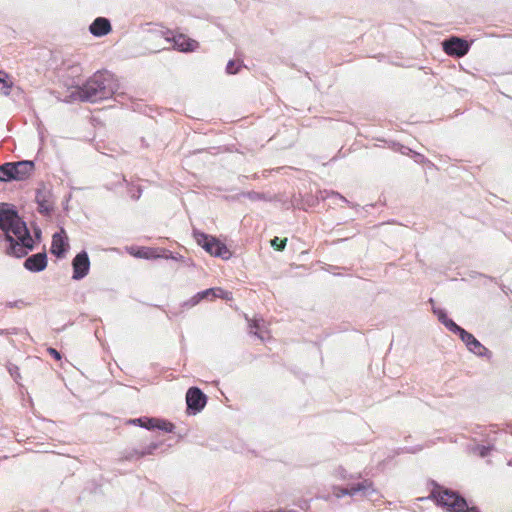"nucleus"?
<instances>
[{
    "mask_svg": "<svg viewBox=\"0 0 512 512\" xmlns=\"http://www.w3.org/2000/svg\"><path fill=\"white\" fill-rule=\"evenodd\" d=\"M147 420L148 421H145L143 423V428H145L147 430L158 429V430H161V431H164L167 433L174 432L175 425L168 420L159 419V418H155V417H148V416H147Z\"/></svg>",
    "mask_w": 512,
    "mask_h": 512,
    "instance_id": "nucleus-13",
    "label": "nucleus"
},
{
    "mask_svg": "<svg viewBox=\"0 0 512 512\" xmlns=\"http://www.w3.org/2000/svg\"><path fill=\"white\" fill-rule=\"evenodd\" d=\"M133 198H134V199H138V198H140V193H139L138 195H133Z\"/></svg>",
    "mask_w": 512,
    "mask_h": 512,
    "instance_id": "nucleus-41",
    "label": "nucleus"
},
{
    "mask_svg": "<svg viewBox=\"0 0 512 512\" xmlns=\"http://www.w3.org/2000/svg\"><path fill=\"white\" fill-rule=\"evenodd\" d=\"M241 68V63L235 61V60H229L226 65V72L228 74H236L239 72Z\"/></svg>",
    "mask_w": 512,
    "mask_h": 512,
    "instance_id": "nucleus-26",
    "label": "nucleus"
},
{
    "mask_svg": "<svg viewBox=\"0 0 512 512\" xmlns=\"http://www.w3.org/2000/svg\"><path fill=\"white\" fill-rule=\"evenodd\" d=\"M333 494L337 498H341L343 496H350V491H349V488H343V487H339V486H334L333 487Z\"/></svg>",
    "mask_w": 512,
    "mask_h": 512,
    "instance_id": "nucleus-30",
    "label": "nucleus"
},
{
    "mask_svg": "<svg viewBox=\"0 0 512 512\" xmlns=\"http://www.w3.org/2000/svg\"><path fill=\"white\" fill-rule=\"evenodd\" d=\"M20 304H23V301L22 300H17V301H14V302H8L6 305L8 307H19Z\"/></svg>",
    "mask_w": 512,
    "mask_h": 512,
    "instance_id": "nucleus-34",
    "label": "nucleus"
},
{
    "mask_svg": "<svg viewBox=\"0 0 512 512\" xmlns=\"http://www.w3.org/2000/svg\"><path fill=\"white\" fill-rule=\"evenodd\" d=\"M308 507H309V505H308L307 501H303L302 504L300 505L301 509H307Z\"/></svg>",
    "mask_w": 512,
    "mask_h": 512,
    "instance_id": "nucleus-38",
    "label": "nucleus"
},
{
    "mask_svg": "<svg viewBox=\"0 0 512 512\" xmlns=\"http://www.w3.org/2000/svg\"><path fill=\"white\" fill-rule=\"evenodd\" d=\"M162 445V442H152L141 449L140 456L145 457L153 455L155 451Z\"/></svg>",
    "mask_w": 512,
    "mask_h": 512,
    "instance_id": "nucleus-22",
    "label": "nucleus"
},
{
    "mask_svg": "<svg viewBox=\"0 0 512 512\" xmlns=\"http://www.w3.org/2000/svg\"><path fill=\"white\" fill-rule=\"evenodd\" d=\"M174 47L181 52H192L199 46L198 42L179 34L173 37Z\"/></svg>",
    "mask_w": 512,
    "mask_h": 512,
    "instance_id": "nucleus-15",
    "label": "nucleus"
},
{
    "mask_svg": "<svg viewBox=\"0 0 512 512\" xmlns=\"http://www.w3.org/2000/svg\"><path fill=\"white\" fill-rule=\"evenodd\" d=\"M35 201L38 205V212L42 215L48 216L54 210L52 192L45 184H41L36 189Z\"/></svg>",
    "mask_w": 512,
    "mask_h": 512,
    "instance_id": "nucleus-8",
    "label": "nucleus"
},
{
    "mask_svg": "<svg viewBox=\"0 0 512 512\" xmlns=\"http://www.w3.org/2000/svg\"><path fill=\"white\" fill-rule=\"evenodd\" d=\"M466 345L467 349L478 357L491 359L492 352L478 341L473 334L460 327L455 333Z\"/></svg>",
    "mask_w": 512,
    "mask_h": 512,
    "instance_id": "nucleus-6",
    "label": "nucleus"
},
{
    "mask_svg": "<svg viewBox=\"0 0 512 512\" xmlns=\"http://www.w3.org/2000/svg\"><path fill=\"white\" fill-rule=\"evenodd\" d=\"M145 421H148L147 420V416H143V417H139V418H134V419H129V420H127V424L135 425V426H139V427L143 428V423Z\"/></svg>",
    "mask_w": 512,
    "mask_h": 512,
    "instance_id": "nucleus-31",
    "label": "nucleus"
},
{
    "mask_svg": "<svg viewBox=\"0 0 512 512\" xmlns=\"http://www.w3.org/2000/svg\"><path fill=\"white\" fill-rule=\"evenodd\" d=\"M198 298L202 300L213 299V298H222L228 299V292L224 291L221 288H208L206 290L200 291L196 293Z\"/></svg>",
    "mask_w": 512,
    "mask_h": 512,
    "instance_id": "nucleus-17",
    "label": "nucleus"
},
{
    "mask_svg": "<svg viewBox=\"0 0 512 512\" xmlns=\"http://www.w3.org/2000/svg\"><path fill=\"white\" fill-rule=\"evenodd\" d=\"M73 280H81L86 277L90 270V259L85 250L79 252L72 260Z\"/></svg>",
    "mask_w": 512,
    "mask_h": 512,
    "instance_id": "nucleus-10",
    "label": "nucleus"
},
{
    "mask_svg": "<svg viewBox=\"0 0 512 512\" xmlns=\"http://www.w3.org/2000/svg\"><path fill=\"white\" fill-rule=\"evenodd\" d=\"M250 333L251 334H254L255 336H257L259 339L261 340H264V335H263V330H262V326L261 324L259 323V321L255 320L251 325H250Z\"/></svg>",
    "mask_w": 512,
    "mask_h": 512,
    "instance_id": "nucleus-24",
    "label": "nucleus"
},
{
    "mask_svg": "<svg viewBox=\"0 0 512 512\" xmlns=\"http://www.w3.org/2000/svg\"><path fill=\"white\" fill-rule=\"evenodd\" d=\"M334 475L336 478L340 479V480H350V479H358L361 477V474H349L346 469H344L343 467H338L335 472H334Z\"/></svg>",
    "mask_w": 512,
    "mask_h": 512,
    "instance_id": "nucleus-19",
    "label": "nucleus"
},
{
    "mask_svg": "<svg viewBox=\"0 0 512 512\" xmlns=\"http://www.w3.org/2000/svg\"><path fill=\"white\" fill-rule=\"evenodd\" d=\"M444 51L455 57H462L469 52L470 44L463 38L452 36L443 42Z\"/></svg>",
    "mask_w": 512,
    "mask_h": 512,
    "instance_id": "nucleus-9",
    "label": "nucleus"
},
{
    "mask_svg": "<svg viewBox=\"0 0 512 512\" xmlns=\"http://www.w3.org/2000/svg\"><path fill=\"white\" fill-rule=\"evenodd\" d=\"M201 302V300L198 298L197 294H195L193 297H191L190 299L184 301L182 304H181V307L182 308H186V309H190L194 306H196L197 304H199Z\"/></svg>",
    "mask_w": 512,
    "mask_h": 512,
    "instance_id": "nucleus-28",
    "label": "nucleus"
},
{
    "mask_svg": "<svg viewBox=\"0 0 512 512\" xmlns=\"http://www.w3.org/2000/svg\"><path fill=\"white\" fill-rule=\"evenodd\" d=\"M494 449L493 445H476L473 448V452L478 454L481 458H485Z\"/></svg>",
    "mask_w": 512,
    "mask_h": 512,
    "instance_id": "nucleus-21",
    "label": "nucleus"
},
{
    "mask_svg": "<svg viewBox=\"0 0 512 512\" xmlns=\"http://www.w3.org/2000/svg\"><path fill=\"white\" fill-rule=\"evenodd\" d=\"M287 238L274 237L271 240V246L277 251H283L286 247Z\"/></svg>",
    "mask_w": 512,
    "mask_h": 512,
    "instance_id": "nucleus-25",
    "label": "nucleus"
},
{
    "mask_svg": "<svg viewBox=\"0 0 512 512\" xmlns=\"http://www.w3.org/2000/svg\"><path fill=\"white\" fill-rule=\"evenodd\" d=\"M47 351H48V353H49V354H50L54 359H56V360H60V359H61V353H60L57 349H55V348H53V347H49V348L47 349Z\"/></svg>",
    "mask_w": 512,
    "mask_h": 512,
    "instance_id": "nucleus-32",
    "label": "nucleus"
},
{
    "mask_svg": "<svg viewBox=\"0 0 512 512\" xmlns=\"http://www.w3.org/2000/svg\"><path fill=\"white\" fill-rule=\"evenodd\" d=\"M47 263V254L45 251H42L28 256L25 259L23 266L26 270L37 273L45 270Z\"/></svg>",
    "mask_w": 512,
    "mask_h": 512,
    "instance_id": "nucleus-12",
    "label": "nucleus"
},
{
    "mask_svg": "<svg viewBox=\"0 0 512 512\" xmlns=\"http://www.w3.org/2000/svg\"><path fill=\"white\" fill-rule=\"evenodd\" d=\"M7 370L9 372L10 376L14 379V381L18 383L19 379L21 378L20 372H19V367L15 364L8 363Z\"/></svg>",
    "mask_w": 512,
    "mask_h": 512,
    "instance_id": "nucleus-27",
    "label": "nucleus"
},
{
    "mask_svg": "<svg viewBox=\"0 0 512 512\" xmlns=\"http://www.w3.org/2000/svg\"><path fill=\"white\" fill-rule=\"evenodd\" d=\"M68 249L69 243L64 230H61V232H56L52 237L50 252L56 258L61 259L65 257Z\"/></svg>",
    "mask_w": 512,
    "mask_h": 512,
    "instance_id": "nucleus-11",
    "label": "nucleus"
},
{
    "mask_svg": "<svg viewBox=\"0 0 512 512\" xmlns=\"http://www.w3.org/2000/svg\"><path fill=\"white\" fill-rule=\"evenodd\" d=\"M243 196L247 197L248 199H250L252 201H259V200L265 199V195L263 193H259V192H255V191H249V192L243 193Z\"/></svg>",
    "mask_w": 512,
    "mask_h": 512,
    "instance_id": "nucleus-29",
    "label": "nucleus"
},
{
    "mask_svg": "<svg viewBox=\"0 0 512 512\" xmlns=\"http://www.w3.org/2000/svg\"><path fill=\"white\" fill-rule=\"evenodd\" d=\"M207 403V396L203 391L196 387H190L186 392V412L188 415L200 413Z\"/></svg>",
    "mask_w": 512,
    "mask_h": 512,
    "instance_id": "nucleus-7",
    "label": "nucleus"
},
{
    "mask_svg": "<svg viewBox=\"0 0 512 512\" xmlns=\"http://www.w3.org/2000/svg\"><path fill=\"white\" fill-rule=\"evenodd\" d=\"M417 162H424L425 157L422 154L416 153L415 155Z\"/></svg>",
    "mask_w": 512,
    "mask_h": 512,
    "instance_id": "nucleus-36",
    "label": "nucleus"
},
{
    "mask_svg": "<svg viewBox=\"0 0 512 512\" xmlns=\"http://www.w3.org/2000/svg\"><path fill=\"white\" fill-rule=\"evenodd\" d=\"M193 234L197 243L210 255L220 257L224 260L231 257L230 250L218 238L200 231H194Z\"/></svg>",
    "mask_w": 512,
    "mask_h": 512,
    "instance_id": "nucleus-5",
    "label": "nucleus"
},
{
    "mask_svg": "<svg viewBox=\"0 0 512 512\" xmlns=\"http://www.w3.org/2000/svg\"><path fill=\"white\" fill-rule=\"evenodd\" d=\"M140 452H141V449L126 450L123 452L122 459L127 460V461H132V460L143 458L142 456H140Z\"/></svg>",
    "mask_w": 512,
    "mask_h": 512,
    "instance_id": "nucleus-23",
    "label": "nucleus"
},
{
    "mask_svg": "<svg viewBox=\"0 0 512 512\" xmlns=\"http://www.w3.org/2000/svg\"><path fill=\"white\" fill-rule=\"evenodd\" d=\"M330 195H331V196H333V197L339 198V199H341V200H342V201H344V202H346V201H347V200H346V198H345V197H343L342 195H340L338 192H334V191H332V192L330 193Z\"/></svg>",
    "mask_w": 512,
    "mask_h": 512,
    "instance_id": "nucleus-35",
    "label": "nucleus"
},
{
    "mask_svg": "<svg viewBox=\"0 0 512 512\" xmlns=\"http://www.w3.org/2000/svg\"><path fill=\"white\" fill-rule=\"evenodd\" d=\"M0 229V240L7 243L5 253L16 258L27 256L41 239V230L34 229V239L16 207L9 203L0 202Z\"/></svg>",
    "mask_w": 512,
    "mask_h": 512,
    "instance_id": "nucleus-1",
    "label": "nucleus"
},
{
    "mask_svg": "<svg viewBox=\"0 0 512 512\" xmlns=\"http://www.w3.org/2000/svg\"><path fill=\"white\" fill-rule=\"evenodd\" d=\"M119 87V82L114 74L108 71H97L77 88V94L82 102L97 103L113 96L118 101L119 97H123V93H118Z\"/></svg>",
    "mask_w": 512,
    "mask_h": 512,
    "instance_id": "nucleus-2",
    "label": "nucleus"
},
{
    "mask_svg": "<svg viewBox=\"0 0 512 512\" xmlns=\"http://www.w3.org/2000/svg\"><path fill=\"white\" fill-rule=\"evenodd\" d=\"M350 496H354L355 494L361 492L363 495L368 496L373 493L375 490L373 488V483L371 480L365 479L360 483L354 484L349 487Z\"/></svg>",
    "mask_w": 512,
    "mask_h": 512,
    "instance_id": "nucleus-18",
    "label": "nucleus"
},
{
    "mask_svg": "<svg viewBox=\"0 0 512 512\" xmlns=\"http://www.w3.org/2000/svg\"><path fill=\"white\" fill-rule=\"evenodd\" d=\"M431 497L436 500L437 505L446 507L450 512H480L478 507H469L467 501L458 492L443 488L434 483Z\"/></svg>",
    "mask_w": 512,
    "mask_h": 512,
    "instance_id": "nucleus-3",
    "label": "nucleus"
},
{
    "mask_svg": "<svg viewBox=\"0 0 512 512\" xmlns=\"http://www.w3.org/2000/svg\"><path fill=\"white\" fill-rule=\"evenodd\" d=\"M12 86L10 75L6 72V77H0V91L7 96L10 94Z\"/></svg>",
    "mask_w": 512,
    "mask_h": 512,
    "instance_id": "nucleus-20",
    "label": "nucleus"
},
{
    "mask_svg": "<svg viewBox=\"0 0 512 512\" xmlns=\"http://www.w3.org/2000/svg\"><path fill=\"white\" fill-rule=\"evenodd\" d=\"M14 333V330L11 332L8 329H0V335H8Z\"/></svg>",
    "mask_w": 512,
    "mask_h": 512,
    "instance_id": "nucleus-37",
    "label": "nucleus"
},
{
    "mask_svg": "<svg viewBox=\"0 0 512 512\" xmlns=\"http://www.w3.org/2000/svg\"><path fill=\"white\" fill-rule=\"evenodd\" d=\"M89 31L96 37L107 35L111 31V23L108 18L97 17L89 26Z\"/></svg>",
    "mask_w": 512,
    "mask_h": 512,
    "instance_id": "nucleus-14",
    "label": "nucleus"
},
{
    "mask_svg": "<svg viewBox=\"0 0 512 512\" xmlns=\"http://www.w3.org/2000/svg\"><path fill=\"white\" fill-rule=\"evenodd\" d=\"M136 257H139V258H150L151 255H150V251L148 250H145V249H141L139 250L136 254H134Z\"/></svg>",
    "mask_w": 512,
    "mask_h": 512,
    "instance_id": "nucleus-33",
    "label": "nucleus"
},
{
    "mask_svg": "<svg viewBox=\"0 0 512 512\" xmlns=\"http://www.w3.org/2000/svg\"><path fill=\"white\" fill-rule=\"evenodd\" d=\"M421 449H422V447H418V448H416V449H409V450H408V452H410V453H415V452H417V451H420Z\"/></svg>",
    "mask_w": 512,
    "mask_h": 512,
    "instance_id": "nucleus-39",
    "label": "nucleus"
},
{
    "mask_svg": "<svg viewBox=\"0 0 512 512\" xmlns=\"http://www.w3.org/2000/svg\"><path fill=\"white\" fill-rule=\"evenodd\" d=\"M433 313L437 316L438 321L443 324L450 332L455 334L461 327L447 316V313L444 309L434 307Z\"/></svg>",
    "mask_w": 512,
    "mask_h": 512,
    "instance_id": "nucleus-16",
    "label": "nucleus"
},
{
    "mask_svg": "<svg viewBox=\"0 0 512 512\" xmlns=\"http://www.w3.org/2000/svg\"><path fill=\"white\" fill-rule=\"evenodd\" d=\"M35 168L31 160L6 162L0 165V182L23 181L30 177Z\"/></svg>",
    "mask_w": 512,
    "mask_h": 512,
    "instance_id": "nucleus-4",
    "label": "nucleus"
},
{
    "mask_svg": "<svg viewBox=\"0 0 512 512\" xmlns=\"http://www.w3.org/2000/svg\"><path fill=\"white\" fill-rule=\"evenodd\" d=\"M0 77H6V72L3 70H0Z\"/></svg>",
    "mask_w": 512,
    "mask_h": 512,
    "instance_id": "nucleus-40",
    "label": "nucleus"
}]
</instances>
